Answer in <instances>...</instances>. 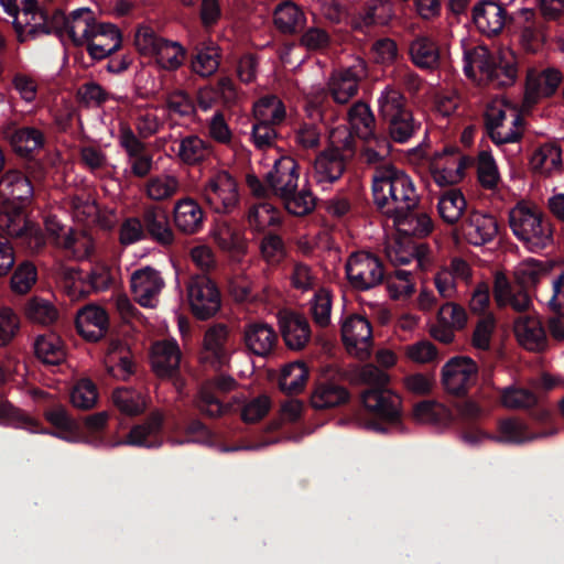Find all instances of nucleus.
Masks as SVG:
<instances>
[{
  "label": "nucleus",
  "instance_id": "obj_28",
  "mask_svg": "<svg viewBox=\"0 0 564 564\" xmlns=\"http://www.w3.org/2000/svg\"><path fill=\"white\" fill-rule=\"evenodd\" d=\"M205 213L193 198L178 199L173 207L175 227L185 235H195L203 228Z\"/></svg>",
  "mask_w": 564,
  "mask_h": 564
},
{
  "label": "nucleus",
  "instance_id": "obj_36",
  "mask_svg": "<svg viewBox=\"0 0 564 564\" xmlns=\"http://www.w3.org/2000/svg\"><path fill=\"white\" fill-rule=\"evenodd\" d=\"M523 21L520 29V44L528 52H536L546 40L544 23L532 9L523 8L519 12Z\"/></svg>",
  "mask_w": 564,
  "mask_h": 564
},
{
  "label": "nucleus",
  "instance_id": "obj_55",
  "mask_svg": "<svg viewBox=\"0 0 564 564\" xmlns=\"http://www.w3.org/2000/svg\"><path fill=\"white\" fill-rule=\"evenodd\" d=\"M256 121L270 124H280L285 118V107L276 96H265L253 105Z\"/></svg>",
  "mask_w": 564,
  "mask_h": 564
},
{
  "label": "nucleus",
  "instance_id": "obj_35",
  "mask_svg": "<svg viewBox=\"0 0 564 564\" xmlns=\"http://www.w3.org/2000/svg\"><path fill=\"white\" fill-rule=\"evenodd\" d=\"M213 145L196 134L183 137L178 141L176 158L185 165L194 166L210 159Z\"/></svg>",
  "mask_w": 564,
  "mask_h": 564
},
{
  "label": "nucleus",
  "instance_id": "obj_8",
  "mask_svg": "<svg viewBox=\"0 0 564 564\" xmlns=\"http://www.w3.org/2000/svg\"><path fill=\"white\" fill-rule=\"evenodd\" d=\"M473 276L471 264L464 258L456 256L436 270L433 281L440 297L452 300L458 295L459 285H469L473 282Z\"/></svg>",
  "mask_w": 564,
  "mask_h": 564
},
{
  "label": "nucleus",
  "instance_id": "obj_34",
  "mask_svg": "<svg viewBox=\"0 0 564 564\" xmlns=\"http://www.w3.org/2000/svg\"><path fill=\"white\" fill-rule=\"evenodd\" d=\"M152 367L160 377L174 375L180 368L181 350L175 340L164 339L152 346Z\"/></svg>",
  "mask_w": 564,
  "mask_h": 564
},
{
  "label": "nucleus",
  "instance_id": "obj_23",
  "mask_svg": "<svg viewBox=\"0 0 564 564\" xmlns=\"http://www.w3.org/2000/svg\"><path fill=\"white\" fill-rule=\"evenodd\" d=\"M109 326L107 312L95 304H88L76 314V327L78 333L89 341H97L102 338Z\"/></svg>",
  "mask_w": 564,
  "mask_h": 564
},
{
  "label": "nucleus",
  "instance_id": "obj_64",
  "mask_svg": "<svg viewBox=\"0 0 564 564\" xmlns=\"http://www.w3.org/2000/svg\"><path fill=\"white\" fill-rule=\"evenodd\" d=\"M82 164L94 174L108 172L110 163L107 153L100 145L86 144L79 149Z\"/></svg>",
  "mask_w": 564,
  "mask_h": 564
},
{
  "label": "nucleus",
  "instance_id": "obj_47",
  "mask_svg": "<svg viewBox=\"0 0 564 564\" xmlns=\"http://www.w3.org/2000/svg\"><path fill=\"white\" fill-rule=\"evenodd\" d=\"M34 351L36 357L47 365H59L66 357L63 341L54 333L37 336Z\"/></svg>",
  "mask_w": 564,
  "mask_h": 564
},
{
  "label": "nucleus",
  "instance_id": "obj_20",
  "mask_svg": "<svg viewBox=\"0 0 564 564\" xmlns=\"http://www.w3.org/2000/svg\"><path fill=\"white\" fill-rule=\"evenodd\" d=\"M460 232L470 245L484 246L497 236L498 223L491 215L471 212L460 225Z\"/></svg>",
  "mask_w": 564,
  "mask_h": 564
},
{
  "label": "nucleus",
  "instance_id": "obj_13",
  "mask_svg": "<svg viewBox=\"0 0 564 564\" xmlns=\"http://www.w3.org/2000/svg\"><path fill=\"white\" fill-rule=\"evenodd\" d=\"M53 22L55 28L62 34H66L77 46L86 44L98 23L94 12L88 8L76 9L68 15L56 13L53 18Z\"/></svg>",
  "mask_w": 564,
  "mask_h": 564
},
{
  "label": "nucleus",
  "instance_id": "obj_41",
  "mask_svg": "<svg viewBox=\"0 0 564 564\" xmlns=\"http://www.w3.org/2000/svg\"><path fill=\"white\" fill-rule=\"evenodd\" d=\"M348 391L334 382L322 381L314 386L311 393V405L316 410L338 406L348 400Z\"/></svg>",
  "mask_w": 564,
  "mask_h": 564
},
{
  "label": "nucleus",
  "instance_id": "obj_58",
  "mask_svg": "<svg viewBox=\"0 0 564 564\" xmlns=\"http://www.w3.org/2000/svg\"><path fill=\"white\" fill-rule=\"evenodd\" d=\"M22 206L1 205L0 230L9 237H21L28 231V223L22 214Z\"/></svg>",
  "mask_w": 564,
  "mask_h": 564
},
{
  "label": "nucleus",
  "instance_id": "obj_50",
  "mask_svg": "<svg viewBox=\"0 0 564 564\" xmlns=\"http://www.w3.org/2000/svg\"><path fill=\"white\" fill-rule=\"evenodd\" d=\"M489 137L497 145L518 142L523 134V118L521 113L512 117L509 113L508 120L487 129Z\"/></svg>",
  "mask_w": 564,
  "mask_h": 564
},
{
  "label": "nucleus",
  "instance_id": "obj_25",
  "mask_svg": "<svg viewBox=\"0 0 564 564\" xmlns=\"http://www.w3.org/2000/svg\"><path fill=\"white\" fill-rule=\"evenodd\" d=\"M365 408L375 415L393 420L398 416L401 399L392 390L387 388H370L361 393Z\"/></svg>",
  "mask_w": 564,
  "mask_h": 564
},
{
  "label": "nucleus",
  "instance_id": "obj_18",
  "mask_svg": "<svg viewBox=\"0 0 564 564\" xmlns=\"http://www.w3.org/2000/svg\"><path fill=\"white\" fill-rule=\"evenodd\" d=\"M562 79V73L554 67L529 69L525 78L524 102L534 105L543 98L553 96Z\"/></svg>",
  "mask_w": 564,
  "mask_h": 564
},
{
  "label": "nucleus",
  "instance_id": "obj_4",
  "mask_svg": "<svg viewBox=\"0 0 564 564\" xmlns=\"http://www.w3.org/2000/svg\"><path fill=\"white\" fill-rule=\"evenodd\" d=\"M134 44L142 55H148L164 70H176L185 59V48L175 41L156 35L150 26H139L134 35Z\"/></svg>",
  "mask_w": 564,
  "mask_h": 564
},
{
  "label": "nucleus",
  "instance_id": "obj_61",
  "mask_svg": "<svg viewBox=\"0 0 564 564\" xmlns=\"http://www.w3.org/2000/svg\"><path fill=\"white\" fill-rule=\"evenodd\" d=\"M549 274L546 265L534 259L524 260L514 269V278L523 288L535 285L542 279L547 278Z\"/></svg>",
  "mask_w": 564,
  "mask_h": 564
},
{
  "label": "nucleus",
  "instance_id": "obj_29",
  "mask_svg": "<svg viewBox=\"0 0 564 564\" xmlns=\"http://www.w3.org/2000/svg\"><path fill=\"white\" fill-rule=\"evenodd\" d=\"M227 336V327L224 325L210 327L205 334L202 361L215 370L228 362L229 354L225 347Z\"/></svg>",
  "mask_w": 564,
  "mask_h": 564
},
{
  "label": "nucleus",
  "instance_id": "obj_54",
  "mask_svg": "<svg viewBox=\"0 0 564 564\" xmlns=\"http://www.w3.org/2000/svg\"><path fill=\"white\" fill-rule=\"evenodd\" d=\"M220 63V50L212 41L203 43L192 61V69L202 77L215 74Z\"/></svg>",
  "mask_w": 564,
  "mask_h": 564
},
{
  "label": "nucleus",
  "instance_id": "obj_42",
  "mask_svg": "<svg viewBox=\"0 0 564 564\" xmlns=\"http://www.w3.org/2000/svg\"><path fill=\"white\" fill-rule=\"evenodd\" d=\"M494 297L499 307L511 306L517 312L528 311L531 299L524 290L512 291L503 275H497Z\"/></svg>",
  "mask_w": 564,
  "mask_h": 564
},
{
  "label": "nucleus",
  "instance_id": "obj_32",
  "mask_svg": "<svg viewBox=\"0 0 564 564\" xmlns=\"http://www.w3.org/2000/svg\"><path fill=\"white\" fill-rule=\"evenodd\" d=\"M141 221L143 228L158 243L170 246L174 242L175 236L164 208L155 205L144 207Z\"/></svg>",
  "mask_w": 564,
  "mask_h": 564
},
{
  "label": "nucleus",
  "instance_id": "obj_48",
  "mask_svg": "<svg viewBox=\"0 0 564 564\" xmlns=\"http://www.w3.org/2000/svg\"><path fill=\"white\" fill-rule=\"evenodd\" d=\"M308 379V369L304 362L295 361L281 370L279 387L286 394L301 393Z\"/></svg>",
  "mask_w": 564,
  "mask_h": 564
},
{
  "label": "nucleus",
  "instance_id": "obj_10",
  "mask_svg": "<svg viewBox=\"0 0 564 564\" xmlns=\"http://www.w3.org/2000/svg\"><path fill=\"white\" fill-rule=\"evenodd\" d=\"M188 301L193 313L200 319H207L220 308V294L214 281L205 275H196L187 285Z\"/></svg>",
  "mask_w": 564,
  "mask_h": 564
},
{
  "label": "nucleus",
  "instance_id": "obj_37",
  "mask_svg": "<svg viewBox=\"0 0 564 564\" xmlns=\"http://www.w3.org/2000/svg\"><path fill=\"white\" fill-rule=\"evenodd\" d=\"M273 24L280 33L293 35L304 28L306 15L295 2L284 1L273 11Z\"/></svg>",
  "mask_w": 564,
  "mask_h": 564
},
{
  "label": "nucleus",
  "instance_id": "obj_17",
  "mask_svg": "<svg viewBox=\"0 0 564 564\" xmlns=\"http://www.w3.org/2000/svg\"><path fill=\"white\" fill-rule=\"evenodd\" d=\"M119 144L127 153L131 173L140 178L148 176L153 169L152 155L145 153L144 143L128 123L119 126Z\"/></svg>",
  "mask_w": 564,
  "mask_h": 564
},
{
  "label": "nucleus",
  "instance_id": "obj_33",
  "mask_svg": "<svg viewBox=\"0 0 564 564\" xmlns=\"http://www.w3.org/2000/svg\"><path fill=\"white\" fill-rule=\"evenodd\" d=\"M411 62L421 69L434 70L440 67L441 52L437 43L427 35H416L409 43Z\"/></svg>",
  "mask_w": 564,
  "mask_h": 564
},
{
  "label": "nucleus",
  "instance_id": "obj_30",
  "mask_svg": "<svg viewBox=\"0 0 564 564\" xmlns=\"http://www.w3.org/2000/svg\"><path fill=\"white\" fill-rule=\"evenodd\" d=\"M243 340L250 351L265 357L273 351L278 343V335L270 324L252 322L245 326Z\"/></svg>",
  "mask_w": 564,
  "mask_h": 564
},
{
  "label": "nucleus",
  "instance_id": "obj_22",
  "mask_svg": "<svg viewBox=\"0 0 564 564\" xmlns=\"http://www.w3.org/2000/svg\"><path fill=\"white\" fill-rule=\"evenodd\" d=\"M121 44L122 36L115 24L97 23L85 45L93 58L104 59L117 52Z\"/></svg>",
  "mask_w": 564,
  "mask_h": 564
},
{
  "label": "nucleus",
  "instance_id": "obj_16",
  "mask_svg": "<svg viewBox=\"0 0 564 564\" xmlns=\"http://www.w3.org/2000/svg\"><path fill=\"white\" fill-rule=\"evenodd\" d=\"M131 291L134 300L143 307H156L159 296L165 285L161 273L151 268L144 267L135 270L130 278Z\"/></svg>",
  "mask_w": 564,
  "mask_h": 564
},
{
  "label": "nucleus",
  "instance_id": "obj_2",
  "mask_svg": "<svg viewBox=\"0 0 564 564\" xmlns=\"http://www.w3.org/2000/svg\"><path fill=\"white\" fill-rule=\"evenodd\" d=\"M463 68L473 80L495 87L512 86L518 78V58L510 48L491 53L486 46H476L464 53Z\"/></svg>",
  "mask_w": 564,
  "mask_h": 564
},
{
  "label": "nucleus",
  "instance_id": "obj_12",
  "mask_svg": "<svg viewBox=\"0 0 564 564\" xmlns=\"http://www.w3.org/2000/svg\"><path fill=\"white\" fill-rule=\"evenodd\" d=\"M13 17V26L21 42L48 34L47 15L40 9L36 0H21V9H17Z\"/></svg>",
  "mask_w": 564,
  "mask_h": 564
},
{
  "label": "nucleus",
  "instance_id": "obj_38",
  "mask_svg": "<svg viewBox=\"0 0 564 564\" xmlns=\"http://www.w3.org/2000/svg\"><path fill=\"white\" fill-rule=\"evenodd\" d=\"M409 208L401 215H390L393 226L404 236L425 237L433 229L431 217L424 212H415Z\"/></svg>",
  "mask_w": 564,
  "mask_h": 564
},
{
  "label": "nucleus",
  "instance_id": "obj_40",
  "mask_svg": "<svg viewBox=\"0 0 564 564\" xmlns=\"http://www.w3.org/2000/svg\"><path fill=\"white\" fill-rule=\"evenodd\" d=\"M210 237L219 249L240 260L247 252V242L242 234L228 223H218L210 231Z\"/></svg>",
  "mask_w": 564,
  "mask_h": 564
},
{
  "label": "nucleus",
  "instance_id": "obj_6",
  "mask_svg": "<svg viewBox=\"0 0 564 564\" xmlns=\"http://www.w3.org/2000/svg\"><path fill=\"white\" fill-rule=\"evenodd\" d=\"M202 197L214 212L230 213L239 204L238 184L229 172L217 171L204 183Z\"/></svg>",
  "mask_w": 564,
  "mask_h": 564
},
{
  "label": "nucleus",
  "instance_id": "obj_51",
  "mask_svg": "<svg viewBox=\"0 0 564 564\" xmlns=\"http://www.w3.org/2000/svg\"><path fill=\"white\" fill-rule=\"evenodd\" d=\"M59 248H63L77 260L87 259L95 249L93 237L84 230H72L64 235L59 241Z\"/></svg>",
  "mask_w": 564,
  "mask_h": 564
},
{
  "label": "nucleus",
  "instance_id": "obj_45",
  "mask_svg": "<svg viewBox=\"0 0 564 564\" xmlns=\"http://www.w3.org/2000/svg\"><path fill=\"white\" fill-rule=\"evenodd\" d=\"M6 135L14 151L21 155H26L44 144L43 133L33 127L9 128Z\"/></svg>",
  "mask_w": 564,
  "mask_h": 564
},
{
  "label": "nucleus",
  "instance_id": "obj_5",
  "mask_svg": "<svg viewBox=\"0 0 564 564\" xmlns=\"http://www.w3.org/2000/svg\"><path fill=\"white\" fill-rule=\"evenodd\" d=\"M478 365L467 356H455L441 369V383L446 393L464 398L478 380Z\"/></svg>",
  "mask_w": 564,
  "mask_h": 564
},
{
  "label": "nucleus",
  "instance_id": "obj_56",
  "mask_svg": "<svg viewBox=\"0 0 564 564\" xmlns=\"http://www.w3.org/2000/svg\"><path fill=\"white\" fill-rule=\"evenodd\" d=\"M23 313L30 322L41 325H50L58 317L53 303L39 296H33L25 302Z\"/></svg>",
  "mask_w": 564,
  "mask_h": 564
},
{
  "label": "nucleus",
  "instance_id": "obj_53",
  "mask_svg": "<svg viewBox=\"0 0 564 564\" xmlns=\"http://www.w3.org/2000/svg\"><path fill=\"white\" fill-rule=\"evenodd\" d=\"M413 416L423 424L445 425L452 420V412L440 402L426 400L413 408Z\"/></svg>",
  "mask_w": 564,
  "mask_h": 564
},
{
  "label": "nucleus",
  "instance_id": "obj_39",
  "mask_svg": "<svg viewBox=\"0 0 564 564\" xmlns=\"http://www.w3.org/2000/svg\"><path fill=\"white\" fill-rule=\"evenodd\" d=\"M105 367L107 372L118 380H128L133 372L131 352L129 348L120 341H111L105 356Z\"/></svg>",
  "mask_w": 564,
  "mask_h": 564
},
{
  "label": "nucleus",
  "instance_id": "obj_15",
  "mask_svg": "<svg viewBox=\"0 0 564 564\" xmlns=\"http://www.w3.org/2000/svg\"><path fill=\"white\" fill-rule=\"evenodd\" d=\"M466 158L454 148L435 153L431 159L430 171L440 186L454 185L462 181Z\"/></svg>",
  "mask_w": 564,
  "mask_h": 564
},
{
  "label": "nucleus",
  "instance_id": "obj_14",
  "mask_svg": "<svg viewBox=\"0 0 564 564\" xmlns=\"http://www.w3.org/2000/svg\"><path fill=\"white\" fill-rule=\"evenodd\" d=\"M366 75V65L357 59L351 66L333 72L327 82V90L337 104H347L354 98L361 78Z\"/></svg>",
  "mask_w": 564,
  "mask_h": 564
},
{
  "label": "nucleus",
  "instance_id": "obj_63",
  "mask_svg": "<svg viewBox=\"0 0 564 564\" xmlns=\"http://www.w3.org/2000/svg\"><path fill=\"white\" fill-rule=\"evenodd\" d=\"M348 120L358 135L364 139L371 135L375 118L367 104L361 101L354 104L348 111Z\"/></svg>",
  "mask_w": 564,
  "mask_h": 564
},
{
  "label": "nucleus",
  "instance_id": "obj_43",
  "mask_svg": "<svg viewBox=\"0 0 564 564\" xmlns=\"http://www.w3.org/2000/svg\"><path fill=\"white\" fill-rule=\"evenodd\" d=\"M129 116L133 120L137 137L148 139L154 135L163 122L158 115V108L152 105L132 106Z\"/></svg>",
  "mask_w": 564,
  "mask_h": 564
},
{
  "label": "nucleus",
  "instance_id": "obj_44",
  "mask_svg": "<svg viewBox=\"0 0 564 564\" xmlns=\"http://www.w3.org/2000/svg\"><path fill=\"white\" fill-rule=\"evenodd\" d=\"M532 170L541 175H551L562 169V151L554 143L539 147L530 159Z\"/></svg>",
  "mask_w": 564,
  "mask_h": 564
},
{
  "label": "nucleus",
  "instance_id": "obj_19",
  "mask_svg": "<svg viewBox=\"0 0 564 564\" xmlns=\"http://www.w3.org/2000/svg\"><path fill=\"white\" fill-rule=\"evenodd\" d=\"M471 18L476 29L487 36L501 33L509 19L506 8L496 0H480L475 3Z\"/></svg>",
  "mask_w": 564,
  "mask_h": 564
},
{
  "label": "nucleus",
  "instance_id": "obj_31",
  "mask_svg": "<svg viewBox=\"0 0 564 564\" xmlns=\"http://www.w3.org/2000/svg\"><path fill=\"white\" fill-rule=\"evenodd\" d=\"M514 335L528 350L541 351L546 347V334L542 322L535 315L520 316L514 322Z\"/></svg>",
  "mask_w": 564,
  "mask_h": 564
},
{
  "label": "nucleus",
  "instance_id": "obj_3",
  "mask_svg": "<svg viewBox=\"0 0 564 564\" xmlns=\"http://www.w3.org/2000/svg\"><path fill=\"white\" fill-rule=\"evenodd\" d=\"M509 226L516 238L531 251L542 250L553 241L551 221L534 204H516L509 212Z\"/></svg>",
  "mask_w": 564,
  "mask_h": 564
},
{
  "label": "nucleus",
  "instance_id": "obj_52",
  "mask_svg": "<svg viewBox=\"0 0 564 564\" xmlns=\"http://www.w3.org/2000/svg\"><path fill=\"white\" fill-rule=\"evenodd\" d=\"M112 401L120 412L131 416L143 413L148 408V398L131 388L116 389Z\"/></svg>",
  "mask_w": 564,
  "mask_h": 564
},
{
  "label": "nucleus",
  "instance_id": "obj_57",
  "mask_svg": "<svg viewBox=\"0 0 564 564\" xmlns=\"http://www.w3.org/2000/svg\"><path fill=\"white\" fill-rule=\"evenodd\" d=\"M466 205V199L460 191L449 189L440 197L437 209L441 218L453 225L462 217Z\"/></svg>",
  "mask_w": 564,
  "mask_h": 564
},
{
  "label": "nucleus",
  "instance_id": "obj_46",
  "mask_svg": "<svg viewBox=\"0 0 564 564\" xmlns=\"http://www.w3.org/2000/svg\"><path fill=\"white\" fill-rule=\"evenodd\" d=\"M181 188L178 178L172 174H159L144 184L145 196L153 202H164L174 197Z\"/></svg>",
  "mask_w": 564,
  "mask_h": 564
},
{
  "label": "nucleus",
  "instance_id": "obj_27",
  "mask_svg": "<svg viewBox=\"0 0 564 564\" xmlns=\"http://www.w3.org/2000/svg\"><path fill=\"white\" fill-rule=\"evenodd\" d=\"M279 326L285 345L293 350L303 349L311 339V327L307 319L295 313H281Z\"/></svg>",
  "mask_w": 564,
  "mask_h": 564
},
{
  "label": "nucleus",
  "instance_id": "obj_7",
  "mask_svg": "<svg viewBox=\"0 0 564 564\" xmlns=\"http://www.w3.org/2000/svg\"><path fill=\"white\" fill-rule=\"evenodd\" d=\"M346 275L350 285L359 291L373 289L382 283L384 268L376 254L368 251H357L346 261Z\"/></svg>",
  "mask_w": 564,
  "mask_h": 564
},
{
  "label": "nucleus",
  "instance_id": "obj_21",
  "mask_svg": "<svg viewBox=\"0 0 564 564\" xmlns=\"http://www.w3.org/2000/svg\"><path fill=\"white\" fill-rule=\"evenodd\" d=\"M299 165L291 156H282L274 162L267 174V182L273 194L282 198L297 189Z\"/></svg>",
  "mask_w": 564,
  "mask_h": 564
},
{
  "label": "nucleus",
  "instance_id": "obj_49",
  "mask_svg": "<svg viewBox=\"0 0 564 564\" xmlns=\"http://www.w3.org/2000/svg\"><path fill=\"white\" fill-rule=\"evenodd\" d=\"M163 421L164 413L161 410L152 411L147 421L133 426L118 445L147 446L148 437L161 430Z\"/></svg>",
  "mask_w": 564,
  "mask_h": 564
},
{
  "label": "nucleus",
  "instance_id": "obj_60",
  "mask_svg": "<svg viewBox=\"0 0 564 564\" xmlns=\"http://www.w3.org/2000/svg\"><path fill=\"white\" fill-rule=\"evenodd\" d=\"M501 403L509 410H527L538 404L536 395L528 389L510 386L501 390Z\"/></svg>",
  "mask_w": 564,
  "mask_h": 564
},
{
  "label": "nucleus",
  "instance_id": "obj_1",
  "mask_svg": "<svg viewBox=\"0 0 564 564\" xmlns=\"http://www.w3.org/2000/svg\"><path fill=\"white\" fill-rule=\"evenodd\" d=\"M372 195L377 208L387 217L415 208L419 196L410 176L391 164L376 167Z\"/></svg>",
  "mask_w": 564,
  "mask_h": 564
},
{
  "label": "nucleus",
  "instance_id": "obj_11",
  "mask_svg": "<svg viewBox=\"0 0 564 564\" xmlns=\"http://www.w3.org/2000/svg\"><path fill=\"white\" fill-rule=\"evenodd\" d=\"M341 338L347 352L359 360L370 357L372 329L369 321L360 315H350L341 323Z\"/></svg>",
  "mask_w": 564,
  "mask_h": 564
},
{
  "label": "nucleus",
  "instance_id": "obj_9",
  "mask_svg": "<svg viewBox=\"0 0 564 564\" xmlns=\"http://www.w3.org/2000/svg\"><path fill=\"white\" fill-rule=\"evenodd\" d=\"M237 387L236 380L226 375H219L202 383L195 399L196 408L209 417H220L227 414L230 406L223 404L217 395L228 393Z\"/></svg>",
  "mask_w": 564,
  "mask_h": 564
},
{
  "label": "nucleus",
  "instance_id": "obj_62",
  "mask_svg": "<svg viewBox=\"0 0 564 564\" xmlns=\"http://www.w3.org/2000/svg\"><path fill=\"white\" fill-rule=\"evenodd\" d=\"M310 314L319 328H326L332 323V295L325 290L317 291L310 301Z\"/></svg>",
  "mask_w": 564,
  "mask_h": 564
},
{
  "label": "nucleus",
  "instance_id": "obj_59",
  "mask_svg": "<svg viewBox=\"0 0 564 564\" xmlns=\"http://www.w3.org/2000/svg\"><path fill=\"white\" fill-rule=\"evenodd\" d=\"M379 112L383 119L397 118L408 112L404 96L392 86H387L378 98Z\"/></svg>",
  "mask_w": 564,
  "mask_h": 564
},
{
  "label": "nucleus",
  "instance_id": "obj_24",
  "mask_svg": "<svg viewBox=\"0 0 564 564\" xmlns=\"http://www.w3.org/2000/svg\"><path fill=\"white\" fill-rule=\"evenodd\" d=\"M345 171V161L338 149H327L314 160L311 176L321 186H327L340 178Z\"/></svg>",
  "mask_w": 564,
  "mask_h": 564
},
{
  "label": "nucleus",
  "instance_id": "obj_26",
  "mask_svg": "<svg viewBox=\"0 0 564 564\" xmlns=\"http://www.w3.org/2000/svg\"><path fill=\"white\" fill-rule=\"evenodd\" d=\"M32 196L33 186L22 172L10 170L0 178V199L2 204L23 206Z\"/></svg>",
  "mask_w": 564,
  "mask_h": 564
}]
</instances>
